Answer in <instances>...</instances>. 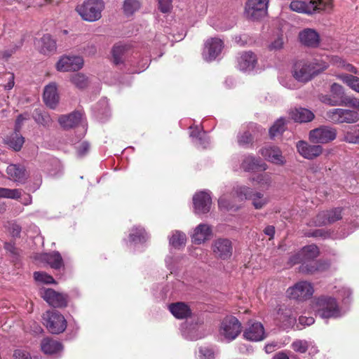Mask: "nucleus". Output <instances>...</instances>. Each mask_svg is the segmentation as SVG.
Returning a JSON list of instances; mask_svg holds the SVG:
<instances>
[{
  "label": "nucleus",
  "instance_id": "a211bd4d",
  "mask_svg": "<svg viewBox=\"0 0 359 359\" xmlns=\"http://www.w3.org/2000/svg\"><path fill=\"white\" fill-rule=\"evenodd\" d=\"M300 43L306 47L316 48L320 43V37L317 31L306 28L299 32L298 35Z\"/></svg>",
  "mask_w": 359,
  "mask_h": 359
},
{
  "label": "nucleus",
  "instance_id": "13d9d810",
  "mask_svg": "<svg viewBox=\"0 0 359 359\" xmlns=\"http://www.w3.org/2000/svg\"><path fill=\"white\" fill-rule=\"evenodd\" d=\"M320 100L330 106H337L340 104L338 100L334 99L332 95H321L320 96Z\"/></svg>",
  "mask_w": 359,
  "mask_h": 359
},
{
  "label": "nucleus",
  "instance_id": "6e6552de",
  "mask_svg": "<svg viewBox=\"0 0 359 359\" xmlns=\"http://www.w3.org/2000/svg\"><path fill=\"white\" fill-rule=\"evenodd\" d=\"M337 135L335 128L323 126L309 132V140L315 144H327L334 140Z\"/></svg>",
  "mask_w": 359,
  "mask_h": 359
},
{
  "label": "nucleus",
  "instance_id": "603ef678",
  "mask_svg": "<svg viewBox=\"0 0 359 359\" xmlns=\"http://www.w3.org/2000/svg\"><path fill=\"white\" fill-rule=\"evenodd\" d=\"M291 347L295 352L305 353L308 350L309 344L305 340L297 339L292 343Z\"/></svg>",
  "mask_w": 359,
  "mask_h": 359
},
{
  "label": "nucleus",
  "instance_id": "c85d7f7f",
  "mask_svg": "<svg viewBox=\"0 0 359 359\" xmlns=\"http://www.w3.org/2000/svg\"><path fill=\"white\" fill-rule=\"evenodd\" d=\"M6 172L14 182L23 183L27 178L26 170L22 165L11 164L7 167Z\"/></svg>",
  "mask_w": 359,
  "mask_h": 359
},
{
  "label": "nucleus",
  "instance_id": "e433bc0d",
  "mask_svg": "<svg viewBox=\"0 0 359 359\" xmlns=\"http://www.w3.org/2000/svg\"><path fill=\"white\" fill-rule=\"evenodd\" d=\"M344 140L348 143L359 144V126L348 127L344 133Z\"/></svg>",
  "mask_w": 359,
  "mask_h": 359
},
{
  "label": "nucleus",
  "instance_id": "79ce46f5",
  "mask_svg": "<svg viewBox=\"0 0 359 359\" xmlns=\"http://www.w3.org/2000/svg\"><path fill=\"white\" fill-rule=\"evenodd\" d=\"M70 81L73 85L79 89L86 88L88 84L87 77L81 73L72 74L70 77Z\"/></svg>",
  "mask_w": 359,
  "mask_h": 359
},
{
  "label": "nucleus",
  "instance_id": "69168bd1",
  "mask_svg": "<svg viewBox=\"0 0 359 359\" xmlns=\"http://www.w3.org/2000/svg\"><path fill=\"white\" fill-rule=\"evenodd\" d=\"M27 118L26 116H24L23 114H20L18 116V117L15 120L14 132H18V133L20 132V130L23 125V121L25 120H26Z\"/></svg>",
  "mask_w": 359,
  "mask_h": 359
},
{
  "label": "nucleus",
  "instance_id": "dca6fc26",
  "mask_svg": "<svg viewBox=\"0 0 359 359\" xmlns=\"http://www.w3.org/2000/svg\"><path fill=\"white\" fill-rule=\"evenodd\" d=\"M298 153L304 158L312 160L322 154L323 149L320 145L309 144L307 142L300 140L297 142Z\"/></svg>",
  "mask_w": 359,
  "mask_h": 359
},
{
  "label": "nucleus",
  "instance_id": "1a4fd4ad",
  "mask_svg": "<svg viewBox=\"0 0 359 359\" xmlns=\"http://www.w3.org/2000/svg\"><path fill=\"white\" fill-rule=\"evenodd\" d=\"M275 320L283 330L292 328L297 322V315L291 306L283 304L277 310Z\"/></svg>",
  "mask_w": 359,
  "mask_h": 359
},
{
  "label": "nucleus",
  "instance_id": "2eb2a0df",
  "mask_svg": "<svg viewBox=\"0 0 359 359\" xmlns=\"http://www.w3.org/2000/svg\"><path fill=\"white\" fill-rule=\"evenodd\" d=\"M83 60L79 56L63 55L57 62L56 69L60 72L79 71L83 67Z\"/></svg>",
  "mask_w": 359,
  "mask_h": 359
},
{
  "label": "nucleus",
  "instance_id": "4d7b16f0",
  "mask_svg": "<svg viewBox=\"0 0 359 359\" xmlns=\"http://www.w3.org/2000/svg\"><path fill=\"white\" fill-rule=\"evenodd\" d=\"M14 359H39L38 357L32 358L29 353L22 349H17L13 353Z\"/></svg>",
  "mask_w": 359,
  "mask_h": 359
},
{
  "label": "nucleus",
  "instance_id": "338daca9",
  "mask_svg": "<svg viewBox=\"0 0 359 359\" xmlns=\"http://www.w3.org/2000/svg\"><path fill=\"white\" fill-rule=\"evenodd\" d=\"M200 353L202 354L203 358L201 359H213L214 353L211 349L207 348H202L200 349Z\"/></svg>",
  "mask_w": 359,
  "mask_h": 359
},
{
  "label": "nucleus",
  "instance_id": "c03bdc74",
  "mask_svg": "<svg viewBox=\"0 0 359 359\" xmlns=\"http://www.w3.org/2000/svg\"><path fill=\"white\" fill-rule=\"evenodd\" d=\"M140 8V3L138 0H125L123 6V12L126 15H133Z\"/></svg>",
  "mask_w": 359,
  "mask_h": 359
},
{
  "label": "nucleus",
  "instance_id": "0eeeda50",
  "mask_svg": "<svg viewBox=\"0 0 359 359\" xmlns=\"http://www.w3.org/2000/svg\"><path fill=\"white\" fill-rule=\"evenodd\" d=\"M326 118L334 123H354L359 120V114L356 111L337 108L329 110Z\"/></svg>",
  "mask_w": 359,
  "mask_h": 359
},
{
  "label": "nucleus",
  "instance_id": "f3484780",
  "mask_svg": "<svg viewBox=\"0 0 359 359\" xmlns=\"http://www.w3.org/2000/svg\"><path fill=\"white\" fill-rule=\"evenodd\" d=\"M223 41L218 38L208 39L205 43L203 50L204 58L208 61L215 60L222 52Z\"/></svg>",
  "mask_w": 359,
  "mask_h": 359
},
{
  "label": "nucleus",
  "instance_id": "7c9ffc66",
  "mask_svg": "<svg viewBox=\"0 0 359 359\" xmlns=\"http://www.w3.org/2000/svg\"><path fill=\"white\" fill-rule=\"evenodd\" d=\"M130 48L128 44L118 43H116L111 49L112 61L116 65L123 64L124 55Z\"/></svg>",
  "mask_w": 359,
  "mask_h": 359
},
{
  "label": "nucleus",
  "instance_id": "f03ea898",
  "mask_svg": "<svg viewBox=\"0 0 359 359\" xmlns=\"http://www.w3.org/2000/svg\"><path fill=\"white\" fill-rule=\"evenodd\" d=\"M327 68V65L325 63L320 65L315 62L300 60L294 64L292 74L295 79L305 83Z\"/></svg>",
  "mask_w": 359,
  "mask_h": 359
},
{
  "label": "nucleus",
  "instance_id": "8fccbe9b",
  "mask_svg": "<svg viewBox=\"0 0 359 359\" xmlns=\"http://www.w3.org/2000/svg\"><path fill=\"white\" fill-rule=\"evenodd\" d=\"M327 211V217L328 218L329 224H332L342 218L341 211L342 209L340 208H333Z\"/></svg>",
  "mask_w": 359,
  "mask_h": 359
},
{
  "label": "nucleus",
  "instance_id": "a18cd8bd",
  "mask_svg": "<svg viewBox=\"0 0 359 359\" xmlns=\"http://www.w3.org/2000/svg\"><path fill=\"white\" fill-rule=\"evenodd\" d=\"M22 191L21 189H8L0 187V198H11V199H18L21 197Z\"/></svg>",
  "mask_w": 359,
  "mask_h": 359
},
{
  "label": "nucleus",
  "instance_id": "5701e85b",
  "mask_svg": "<svg viewBox=\"0 0 359 359\" xmlns=\"http://www.w3.org/2000/svg\"><path fill=\"white\" fill-rule=\"evenodd\" d=\"M43 99L45 104L51 109H55L59 102L55 83H50L44 88Z\"/></svg>",
  "mask_w": 359,
  "mask_h": 359
},
{
  "label": "nucleus",
  "instance_id": "f8f14e48",
  "mask_svg": "<svg viewBox=\"0 0 359 359\" xmlns=\"http://www.w3.org/2000/svg\"><path fill=\"white\" fill-rule=\"evenodd\" d=\"M40 296L53 307L65 308L67 306L68 296L58 292L52 288L41 289L40 290Z\"/></svg>",
  "mask_w": 359,
  "mask_h": 359
},
{
  "label": "nucleus",
  "instance_id": "c756f323",
  "mask_svg": "<svg viewBox=\"0 0 359 359\" xmlns=\"http://www.w3.org/2000/svg\"><path fill=\"white\" fill-rule=\"evenodd\" d=\"M212 230L210 226L205 224H200L194 230L192 236V242L200 245L209 239Z\"/></svg>",
  "mask_w": 359,
  "mask_h": 359
},
{
  "label": "nucleus",
  "instance_id": "0e129e2a",
  "mask_svg": "<svg viewBox=\"0 0 359 359\" xmlns=\"http://www.w3.org/2000/svg\"><path fill=\"white\" fill-rule=\"evenodd\" d=\"M330 62L332 65L336 66L337 67L343 69L346 62L339 56L335 55L331 57Z\"/></svg>",
  "mask_w": 359,
  "mask_h": 359
},
{
  "label": "nucleus",
  "instance_id": "72a5a7b5",
  "mask_svg": "<svg viewBox=\"0 0 359 359\" xmlns=\"http://www.w3.org/2000/svg\"><path fill=\"white\" fill-rule=\"evenodd\" d=\"M43 260L53 269L65 270V264L62 257L60 252L57 251H54L51 253L46 254L44 255Z\"/></svg>",
  "mask_w": 359,
  "mask_h": 359
},
{
  "label": "nucleus",
  "instance_id": "a878e982",
  "mask_svg": "<svg viewBox=\"0 0 359 359\" xmlns=\"http://www.w3.org/2000/svg\"><path fill=\"white\" fill-rule=\"evenodd\" d=\"M170 313L177 319H185L191 317V310L188 304L179 302L168 306Z\"/></svg>",
  "mask_w": 359,
  "mask_h": 359
},
{
  "label": "nucleus",
  "instance_id": "423d86ee",
  "mask_svg": "<svg viewBox=\"0 0 359 359\" xmlns=\"http://www.w3.org/2000/svg\"><path fill=\"white\" fill-rule=\"evenodd\" d=\"M43 324L48 330L55 334L62 333L67 328V320L57 311H48L43 315Z\"/></svg>",
  "mask_w": 359,
  "mask_h": 359
},
{
  "label": "nucleus",
  "instance_id": "393cba45",
  "mask_svg": "<svg viewBox=\"0 0 359 359\" xmlns=\"http://www.w3.org/2000/svg\"><path fill=\"white\" fill-rule=\"evenodd\" d=\"M41 349L44 354L53 355L61 352L63 349L62 343L50 337H46L41 342Z\"/></svg>",
  "mask_w": 359,
  "mask_h": 359
},
{
  "label": "nucleus",
  "instance_id": "3c124183",
  "mask_svg": "<svg viewBox=\"0 0 359 359\" xmlns=\"http://www.w3.org/2000/svg\"><path fill=\"white\" fill-rule=\"evenodd\" d=\"M34 278L36 281L41 282L46 284L55 283L53 276L47 274L45 272L36 271L34 273Z\"/></svg>",
  "mask_w": 359,
  "mask_h": 359
},
{
  "label": "nucleus",
  "instance_id": "b1692460",
  "mask_svg": "<svg viewBox=\"0 0 359 359\" xmlns=\"http://www.w3.org/2000/svg\"><path fill=\"white\" fill-rule=\"evenodd\" d=\"M241 168L245 172H253L258 170H266V165L262 163V161L253 156H245L241 164Z\"/></svg>",
  "mask_w": 359,
  "mask_h": 359
},
{
  "label": "nucleus",
  "instance_id": "4be33fe9",
  "mask_svg": "<svg viewBox=\"0 0 359 359\" xmlns=\"http://www.w3.org/2000/svg\"><path fill=\"white\" fill-rule=\"evenodd\" d=\"M257 63V56L252 51L243 52L238 57V68L243 72L253 70Z\"/></svg>",
  "mask_w": 359,
  "mask_h": 359
},
{
  "label": "nucleus",
  "instance_id": "58836bf2",
  "mask_svg": "<svg viewBox=\"0 0 359 359\" xmlns=\"http://www.w3.org/2000/svg\"><path fill=\"white\" fill-rule=\"evenodd\" d=\"M190 136L194 139L195 144L205 148L208 141L205 140V133L200 130L198 127H190Z\"/></svg>",
  "mask_w": 359,
  "mask_h": 359
},
{
  "label": "nucleus",
  "instance_id": "c9c22d12",
  "mask_svg": "<svg viewBox=\"0 0 359 359\" xmlns=\"http://www.w3.org/2000/svg\"><path fill=\"white\" fill-rule=\"evenodd\" d=\"M330 92L334 99L338 100L339 103H351V100L344 98V89L342 86L339 83H334L330 86Z\"/></svg>",
  "mask_w": 359,
  "mask_h": 359
},
{
  "label": "nucleus",
  "instance_id": "473e14b6",
  "mask_svg": "<svg viewBox=\"0 0 359 359\" xmlns=\"http://www.w3.org/2000/svg\"><path fill=\"white\" fill-rule=\"evenodd\" d=\"M81 119V114L79 111H74L68 115L61 116L58 121L62 128L69 129L77 126Z\"/></svg>",
  "mask_w": 359,
  "mask_h": 359
},
{
  "label": "nucleus",
  "instance_id": "f257e3e1",
  "mask_svg": "<svg viewBox=\"0 0 359 359\" xmlns=\"http://www.w3.org/2000/svg\"><path fill=\"white\" fill-rule=\"evenodd\" d=\"M313 307L316 315L321 318H337L341 316L337 300L331 296L320 295L313 300Z\"/></svg>",
  "mask_w": 359,
  "mask_h": 359
},
{
  "label": "nucleus",
  "instance_id": "f704fd0d",
  "mask_svg": "<svg viewBox=\"0 0 359 359\" xmlns=\"http://www.w3.org/2000/svg\"><path fill=\"white\" fill-rule=\"evenodd\" d=\"M337 76L350 88L359 93V77L347 74H341Z\"/></svg>",
  "mask_w": 359,
  "mask_h": 359
},
{
  "label": "nucleus",
  "instance_id": "de8ad7c7",
  "mask_svg": "<svg viewBox=\"0 0 359 359\" xmlns=\"http://www.w3.org/2000/svg\"><path fill=\"white\" fill-rule=\"evenodd\" d=\"M186 235L184 233L176 231L170 238V243L175 248H180L185 245Z\"/></svg>",
  "mask_w": 359,
  "mask_h": 359
},
{
  "label": "nucleus",
  "instance_id": "774afa93",
  "mask_svg": "<svg viewBox=\"0 0 359 359\" xmlns=\"http://www.w3.org/2000/svg\"><path fill=\"white\" fill-rule=\"evenodd\" d=\"M90 149V144L86 142H83L81 143L79 147H78V153L80 156H84L88 153Z\"/></svg>",
  "mask_w": 359,
  "mask_h": 359
},
{
  "label": "nucleus",
  "instance_id": "6ab92c4d",
  "mask_svg": "<svg viewBox=\"0 0 359 359\" xmlns=\"http://www.w3.org/2000/svg\"><path fill=\"white\" fill-rule=\"evenodd\" d=\"M330 262L326 260L304 261L299 266V271L306 274H314L329 269Z\"/></svg>",
  "mask_w": 359,
  "mask_h": 359
},
{
  "label": "nucleus",
  "instance_id": "20e7f679",
  "mask_svg": "<svg viewBox=\"0 0 359 359\" xmlns=\"http://www.w3.org/2000/svg\"><path fill=\"white\" fill-rule=\"evenodd\" d=\"M290 8L297 13L311 15L321 11L332 10L333 0H311L309 2L292 1Z\"/></svg>",
  "mask_w": 359,
  "mask_h": 359
},
{
  "label": "nucleus",
  "instance_id": "ea45409f",
  "mask_svg": "<svg viewBox=\"0 0 359 359\" xmlns=\"http://www.w3.org/2000/svg\"><path fill=\"white\" fill-rule=\"evenodd\" d=\"M19 133H20L14 132L7 142L8 146L15 151H19L25 143V138Z\"/></svg>",
  "mask_w": 359,
  "mask_h": 359
},
{
  "label": "nucleus",
  "instance_id": "09e8293b",
  "mask_svg": "<svg viewBox=\"0 0 359 359\" xmlns=\"http://www.w3.org/2000/svg\"><path fill=\"white\" fill-rule=\"evenodd\" d=\"M254 138L249 131H245L238 135V143L240 146L248 147L252 145Z\"/></svg>",
  "mask_w": 359,
  "mask_h": 359
},
{
  "label": "nucleus",
  "instance_id": "052dcab7",
  "mask_svg": "<svg viewBox=\"0 0 359 359\" xmlns=\"http://www.w3.org/2000/svg\"><path fill=\"white\" fill-rule=\"evenodd\" d=\"M4 249L13 256L17 257L19 255V250L15 247V243L13 241L6 242L4 245Z\"/></svg>",
  "mask_w": 359,
  "mask_h": 359
},
{
  "label": "nucleus",
  "instance_id": "aec40b11",
  "mask_svg": "<svg viewBox=\"0 0 359 359\" xmlns=\"http://www.w3.org/2000/svg\"><path fill=\"white\" fill-rule=\"evenodd\" d=\"M195 212L196 213H207L210 210L212 199L209 194L201 191L193 198Z\"/></svg>",
  "mask_w": 359,
  "mask_h": 359
},
{
  "label": "nucleus",
  "instance_id": "4468645a",
  "mask_svg": "<svg viewBox=\"0 0 359 359\" xmlns=\"http://www.w3.org/2000/svg\"><path fill=\"white\" fill-rule=\"evenodd\" d=\"M211 249L217 259L226 260L232 255L233 245L229 239L219 238L213 241Z\"/></svg>",
  "mask_w": 359,
  "mask_h": 359
},
{
  "label": "nucleus",
  "instance_id": "6e6d98bb",
  "mask_svg": "<svg viewBox=\"0 0 359 359\" xmlns=\"http://www.w3.org/2000/svg\"><path fill=\"white\" fill-rule=\"evenodd\" d=\"M145 233L143 230H136L129 235L130 241L132 243H141L145 241Z\"/></svg>",
  "mask_w": 359,
  "mask_h": 359
},
{
  "label": "nucleus",
  "instance_id": "bb28decb",
  "mask_svg": "<svg viewBox=\"0 0 359 359\" xmlns=\"http://www.w3.org/2000/svg\"><path fill=\"white\" fill-rule=\"evenodd\" d=\"M261 154L268 161L279 165L284 163V158L282 152L277 147H268L262 148L260 151Z\"/></svg>",
  "mask_w": 359,
  "mask_h": 359
},
{
  "label": "nucleus",
  "instance_id": "5fc2aeb1",
  "mask_svg": "<svg viewBox=\"0 0 359 359\" xmlns=\"http://www.w3.org/2000/svg\"><path fill=\"white\" fill-rule=\"evenodd\" d=\"M328 218L327 217V211H321L320 212L314 219V224L316 226H325L329 224Z\"/></svg>",
  "mask_w": 359,
  "mask_h": 359
},
{
  "label": "nucleus",
  "instance_id": "a19ab883",
  "mask_svg": "<svg viewBox=\"0 0 359 359\" xmlns=\"http://www.w3.org/2000/svg\"><path fill=\"white\" fill-rule=\"evenodd\" d=\"M302 253L305 261L313 260L316 258L319 254V249L316 245L305 246L302 250Z\"/></svg>",
  "mask_w": 359,
  "mask_h": 359
},
{
  "label": "nucleus",
  "instance_id": "412c9836",
  "mask_svg": "<svg viewBox=\"0 0 359 359\" xmlns=\"http://www.w3.org/2000/svg\"><path fill=\"white\" fill-rule=\"evenodd\" d=\"M264 328L261 323L250 321L244 331L243 337L249 341H258L264 339Z\"/></svg>",
  "mask_w": 359,
  "mask_h": 359
},
{
  "label": "nucleus",
  "instance_id": "2f4dec72",
  "mask_svg": "<svg viewBox=\"0 0 359 359\" xmlns=\"http://www.w3.org/2000/svg\"><path fill=\"white\" fill-rule=\"evenodd\" d=\"M291 118L296 122L306 123L311 121L315 116L309 109L306 108H297L290 112Z\"/></svg>",
  "mask_w": 359,
  "mask_h": 359
},
{
  "label": "nucleus",
  "instance_id": "49530a36",
  "mask_svg": "<svg viewBox=\"0 0 359 359\" xmlns=\"http://www.w3.org/2000/svg\"><path fill=\"white\" fill-rule=\"evenodd\" d=\"M285 121L283 118L278 119L269 129V135L273 138L278 135L282 134L285 130Z\"/></svg>",
  "mask_w": 359,
  "mask_h": 359
},
{
  "label": "nucleus",
  "instance_id": "9b49d317",
  "mask_svg": "<svg viewBox=\"0 0 359 359\" xmlns=\"http://www.w3.org/2000/svg\"><path fill=\"white\" fill-rule=\"evenodd\" d=\"M220 334L229 340L236 339L241 332V323L233 316L225 317L221 323Z\"/></svg>",
  "mask_w": 359,
  "mask_h": 359
},
{
  "label": "nucleus",
  "instance_id": "680f3d73",
  "mask_svg": "<svg viewBox=\"0 0 359 359\" xmlns=\"http://www.w3.org/2000/svg\"><path fill=\"white\" fill-rule=\"evenodd\" d=\"M36 120L45 126H50L52 123V120L47 113L38 114V116L36 117Z\"/></svg>",
  "mask_w": 359,
  "mask_h": 359
},
{
  "label": "nucleus",
  "instance_id": "7ed1b4c3",
  "mask_svg": "<svg viewBox=\"0 0 359 359\" xmlns=\"http://www.w3.org/2000/svg\"><path fill=\"white\" fill-rule=\"evenodd\" d=\"M232 197L236 198L239 201L245 200L252 201V205L257 210L263 208L269 200L264 194L259 191H254L252 188L246 186H238L232 191Z\"/></svg>",
  "mask_w": 359,
  "mask_h": 359
},
{
  "label": "nucleus",
  "instance_id": "bf43d9fd",
  "mask_svg": "<svg viewBox=\"0 0 359 359\" xmlns=\"http://www.w3.org/2000/svg\"><path fill=\"white\" fill-rule=\"evenodd\" d=\"M304 258L303 257V254L302 253V251L292 255L288 261V264L292 266L293 265H295L297 264L303 263L304 262Z\"/></svg>",
  "mask_w": 359,
  "mask_h": 359
},
{
  "label": "nucleus",
  "instance_id": "cd10ccee",
  "mask_svg": "<svg viewBox=\"0 0 359 359\" xmlns=\"http://www.w3.org/2000/svg\"><path fill=\"white\" fill-rule=\"evenodd\" d=\"M39 51L44 55L53 54L56 51V42L49 34L43 35L37 42Z\"/></svg>",
  "mask_w": 359,
  "mask_h": 359
},
{
  "label": "nucleus",
  "instance_id": "9d476101",
  "mask_svg": "<svg viewBox=\"0 0 359 359\" xmlns=\"http://www.w3.org/2000/svg\"><path fill=\"white\" fill-rule=\"evenodd\" d=\"M313 292V287L310 283L299 281L287 290V295L290 299L304 301L311 298Z\"/></svg>",
  "mask_w": 359,
  "mask_h": 359
},
{
  "label": "nucleus",
  "instance_id": "e2e57ef3",
  "mask_svg": "<svg viewBox=\"0 0 359 359\" xmlns=\"http://www.w3.org/2000/svg\"><path fill=\"white\" fill-rule=\"evenodd\" d=\"M172 8L171 0H158V8L163 13H168Z\"/></svg>",
  "mask_w": 359,
  "mask_h": 359
},
{
  "label": "nucleus",
  "instance_id": "ddd939ff",
  "mask_svg": "<svg viewBox=\"0 0 359 359\" xmlns=\"http://www.w3.org/2000/svg\"><path fill=\"white\" fill-rule=\"evenodd\" d=\"M269 0H248L245 7L248 18L255 20L264 16L267 11Z\"/></svg>",
  "mask_w": 359,
  "mask_h": 359
},
{
  "label": "nucleus",
  "instance_id": "39448f33",
  "mask_svg": "<svg viewBox=\"0 0 359 359\" xmlns=\"http://www.w3.org/2000/svg\"><path fill=\"white\" fill-rule=\"evenodd\" d=\"M104 8V4L102 0H86L76 7V11L83 20L95 22L100 19Z\"/></svg>",
  "mask_w": 359,
  "mask_h": 359
},
{
  "label": "nucleus",
  "instance_id": "37998d69",
  "mask_svg": "<svg viewBox=\"0 0 359 359\" xmlns=\"http://www.w3.org/2000/svg\"><path fill=\"white\" fill-rule=\"evenodd\" d=\"M252 182H255L262 188L268 189L271 184V177L268 173H262L250 179Z\"/></svg>",
  "mask_w": 359,
  "mask_h": 359
},
{
  "label": "nucleus",
  "instance_id": "864d4df0",
  "mask_svg": "<svg viewBox=\"0 0 359 359\" xmlns=\"http://www.w3.org/2000/svg\"><path fill=\"white\" fill-rule=\"evenodd\" d=\"M8 230L13 238H20L22 227L15 222H8Z\"/></svg>",
  "mask_w": 359,
  "mask_h": 359
},
{
  "label": "nucleus",
  "instance_id": "4c0bfd02",
  "mask_svg": "<svg viewBox=\"0 0 359 359\" xmlns=\"http://www.w3.org/2000/svg\"><path fill=\"white\" fill-rule=\"evenodd\" d=\"M231 196L227 194L222 196L218 200V205L221 210L236 211L239 207L231 200Z\"/></svg>",
  "mask_w": 359,
  "mask_h": 359
}]
</instances>
